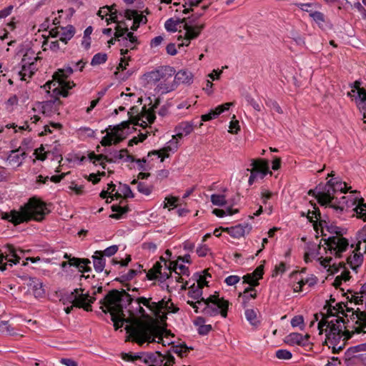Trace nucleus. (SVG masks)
I'll list each match as a JSON object with an SVG mask.
<instances>
[{
    "mask_svg": "<svg viewBox=\"0 0 366 366\" xmlns=\"http://www.w3.org/2000/svg\"><path fill=\"white\" fill-rule=\"evenodd\" d=\"M19 259L17 250L13 245L7 244L3 249H0V269L1 271L6 269L8 263L12 266L17 264Z\"/></svg>",
    "mask_w": 366,
    "mask_h": 366,
    "instance_id": "10",
    "label": "nucleus"
},
{
    "mask_svg": "<svg viewBox=\"0 0 366 366\" xmlns=\"http://www.w3.org/2000/svg\"><path fill=\"white\" fill-rule=\"evenodd\" d=\"M347 312H352L350 320L336 317L335 320H321L317 324L320 335L323 333V327L326 326V345L332 349L333 352L342 350L346 341L355 333H366V312H354L352 309L346 308Z\"/></svg>",
    "mask_w": 366,
    "mask_h": 366,
    "instance_id": "2",
    "label": "nucleus"
},
{
    "mask_svg": "<svg viewBox=\"0 0 366 366\" xmlns=\"http://www.w3.org/2000/svg\"><path fill=\"white\" fill-rule=\"evenodd\" d=\"M79 290L83 291L82 289H75L71 293L72 304L75 307L84 308L86 311H91V304L95 301L96 298L94 297L89 296L88 293L79 294Z\"/></svg>",
    "mask_w": 366,
    "mask_h": 366,
    "instance_id": "11",
    "label": "nucleus"
},
{
    "mask_svg": "<svg viewBox=\"0 0 366 366\" xmlns=\"http://www.w3.org/2000/svg\"><path fill=\"white\" fill-rule=\"evenodd\" d=\"M245 317L249 323L254 326L259 324V320L257 316V311L253 309H247L245 310Z\"/></svg>",
    "mask_w": 366,
    "mask_h": 366,
    "instance_id": "44",
    "label": "nucleus"
},
{
    "mask_svg": "<svg viewBox=\"0 0 366 366\" xmlns=\"http://www.w3.org/2000/svg\"><path fill=\"white\" fill-rule=\"evenodd\" d=\"M112 210L117 213L111 214L109 217L112 219H119L122 214H124L128 211V209L127 207H123L119 205H112Z\"/></svg>",
    "mask_w": 366,
    "mask_h": 366,
    "instance_id": "49",
    "label": "nucleus"
},
{
    "mask_svg": "<svg viewBox=\"0 0 366 366\" xmlns=\"http://www.w3.org/2000/svg\"><path fill=\"white\" fill-rule=\"evenodd\" d=\"M347 262L350 268L357 272V268L360 267L363 262V255L360 252L357 253L354 251L353 254L347 257Z\"/></svg>",
    "mask_w": 366,
    "mask_h": 366,
    "instance_id": "30",
    "label": "nucleus"
},
{
    "mask_svg": "<svg viewBox=\"0 0 366 366\" xmlns=\"http://www.w3.org/2000/svg\"><path fill=\"white\" fill-rule=\"evenodd\" d=\"M75 34V28L72 25L66 26H58L50 31L53 37H59V40L65 44L70 40Z\"/></svg>",
    "mask_w": 366,
    "mask_h": 366,
    "instance_id": "17",
    "label": "nucleus"
},
{
    "mask_svg": "<svg viewBox=\"0 0 366 366\" xmlns=\"http://www.w3.org/2000/svg\"><path fill=\"white\" fill-rule=\"evenodd\" d=\"M150 305L152 306L150 307V311H152L157 317L160 318L161 320H164V319L166 318L164 310L172 312H176L178 310L177 308L170 310V306L173 304L169 300L166 301L164 299L158 302L150 300Z\"/></svg>",
    "mask_w": 366,
    "mask_h": 366,
    "instance_id": "15",
    "label": "nucleus"
},
{
    "mask_svg": "<svg viewBox=\"0 0 366 366\" xmlns=\"http://www.w3.org/2000/svg\"><path fill=\"white\" fill-rule=\"evenodd\" d=\"M107 59V55L104 53H98L95 54L91 61L92 66L99 65L106 62Z\"/></svg>",
    "mask_w": 366,
    "mask_h": 366,
    "instance_id": "51",
    "label": "nucleus"
},
{
    "mask_svg": "<svg viewBox=\"0 0 366 366\" xmlns=\"http://www.w3.org/2000/svg\"><path fill=\"white\" fill-rule=\"evenodd\" d=\"M201 305L203 306L202 313L206 316L214 317L220 314L224 318L227 317L229 302L219 297L217 292L206 298V302H202Z\"/></svg>",
    "mask_w": 366,
    "mask_h": 366,
    "instance_id": "5",
    "label": "nucleus"
},
{
    "mask_svg": "<svg viewBox=\"0 0 366 366\" xmlns=\"http://www.w3.org/2000/svg\"><path fill=\"white\" fill-rule=\"evenodd\" d=\"M313 209H314L312 211H308L307 217L311 222L314 223V228L317 229L316 222L320 218V212L318 208H317L315 206L313 207Z\"/></svg>",
    "mask_w": 366,
    "mask_h": 366,
    "instance_id": "43",
    "label": "nucleus"
},
{
    "mask_svg": "<svg viewBox=\"0 0 366 366\" xmlns=\"http://www.w3.org/2000/svg\"><path fill=\"white\" fill-rule=\"evenodd\" d=\"M180 23H187L186 19L174 20L172 19H168L164 24L165 29L169 31H176L177 30V25Z\"/></svg>",
    "mask_w": 366,
    "mask_h": 366,
    "instance_id": "39",
    "label": "nucleus"
},
{
    "mask_svg": "<svg viewBox=\"0 0 366 366\" xmlns=\"http://www.w3.org/2000/svg\"><path fill=\"white\" fill-rule=\"evenodd\" d=\"M49 46V49H51L53 51H57L59 50V41H52L51 42H49L47 40L44 41L42 45L43 50L46 51L47 49V47Z\"/></svg>",
    "mask_w": 366,
    "mask_h": 366,
    "instance_id": "54",
    "label": "nucleus"
},
{
    "mask_svg": "<svg viewBox=\"0 0 366 366\" xmlns=\"http://www.w3.org/2000/svg\"><path fill=\"white\" fill-rule=\"evenodd\" d=\"M192 21L189 20V23H185L183 29L186 31L184 34V42L179 44V46H188L192 39H194L199 36L202 31L205 27V24H199L192 25Z\"/></svg>",
    "mask_w": 366,
    "mask_h": 366,
    "instance_id": "13",
    "label": "nucleus"
},
{
    "mask_svg": "<svg viewBox=\"0 0 366 366\" xmlns=\"http://www.w3.org/2000/svg\"><path fill=\"white\" fill-rule=\"evenodd\" d=\"M177 87V82L174 79H169L168 81H164V80H162V81L157 85V89L158 92L162 94H167L172 91H174Z\"/></svg>",
    "mask_w": 366,
    "mask_h": 366,
    "instance_id": "32",
    "label": "nucleus"
},
{
    "mask_svg": "<svg viewBox=\"0 0 366 366\" xmlns=\"http://www.w3.org/2000/svg\"><path fill=\"white\" fill-rule=\"evenodd\" d=\"M233 105L232 102H227L224 104L217 107L214 109L210 110L207 114H203L201 117V119L203 122H207L217 118L220 114L227 111L231 106Z\"/></svg>",
    "mask_w": 366,
    "mask_h": 366,
    "instance_id": "21",
    "label": "nucleus"
},
{
    "mask_svg": "<svg viewBox=\"0 0 366 366\" xmlns=\"http://www.w3.org/2000/svg\"><path fill=\"white\" fill-rule=\"evenodd\" d=\"M276 357L280 360H290L292 357V354L287 350H278L276 351Z\"/></svg>",
    "mask_w": 366,
    "mask_h": 366,
    "instance_id": "55",
    "label": "nucleus"
},
{
    "mask_svg": "<svg viewBox=\"0 0 366 366\" xmlns=\"http://www.w3.org/2000/svg\"><path fill=\"white\" fill-rule=\"evenodd\" d=\"M115 39H117L118 41H120L119 38L123 37L125 34L127 33L128 29L127 27H122L121 24H118L115 28Z\"/></svg>",
    "mask_w": 366,
    "mask_h": 366,
    "instance_id": "60",
    "label": "nucleus"
},
{
    "mask_svg": "<svg viewBox=\"0 0 366 366\" xmlns=\"http://www.w3.org/2000/svg\"><path fill=\"white\" fill-rule=\"evenodd\" d=\"M315 21L317 24H321L325 21L324 15L320 11H315L310 14Z\"/></svg>",
    "mask_w": 366,
    "mask_h": 366,
    "instance_id": "63",
    "label": "nucleus"
},
{
    "mask_svg": "<svg viewBox=\"0 0 366 366\" xmlns=\"http://www.w3.org/2000/svg\"><path fill=\"white\" fill-rule=\"evenodd\" d=\"M130 124H132V122L129 119L128 121L122 122L112 129V133L116 137V140L114 142V144H118L124 139V137H123L122 134V132L124 129H128Z\"/></svg>",
    "mask_w": 366,
    "mask_h": 366,
    "instance_id": "28",
    "label": "nucleus"
},
{
    "mask_svg": "<svg viewBox=\"0 0 366 366\" xmlns=\"http://www.w3.org/2000/svg\"><path fill=\"white\" fill-rule=\"evenodd\" d=\"M252 168L247 169L250 172L248 182L252 185L258 178L263 179L269 172L268 161L262 159H254L251 164Z\"/></svg>",
    "mask_w": 366,
    "mask_h": 366,
    "instance_id": "9",
    "label": "nucleus"
},
{
    "mask_svg": "<svg viewBox=\"0 0 366 366\" xmlns=\"http://www.w3.org/2000/svg\"><path fill=\"white\" fill-rule=\"evenodd\" d=\"M321 241L324 242L322 247H323L326 253L328 250L331 254H335L338 257H341V254L346 251L349 246L348 240L338 234L330 237L327 239H322Z\"/></svg>",
    "mask_w": 366,
    "mask_h": 366,
    "instance_id": "7",
    "label": "nucleus"
},
{
    "mask_svg": "<svg viewBox=\"0 0 366 366\" xmlns=\"http://www.w3.org/2000/svg\"><path fill=\"white\" fill-rule=\"evenodd\" d=\"M356 351L354 350V347H349L345 353V362H348L351 360L353 357H357Z\"/></svg>",
    "mask_w": 366,
    "mask_h": 366,
    "instance_id": "64",
    "label": "nucleus"
},
{
    "mask_svg": "<svg viewBox=\"0 0 366 366\" xmlns=\"http://www.w3.org/2000/svg\"><path fill=\"white\" fill-rule=\"evenodd\" d=\"M49 212L44 202L40 199L32 197L27 203L21 206L19 210L13 209L9 212H1V218L7 220L14 225L27 222L31 219L41 221Z\"/></svg>",
    "mask_w": 366,
    "mask_h": 366,
    "instance_id": "3",
    "label": "nucleus"
},
{
    "mask_svg": "<svg viewBox=\"0 0 366 366\" xmlns=\"http://www.w3.org/2000/svg\"><path fill=\"white\" fill-rule=\"evenodd\" d=\"M360 294V296H357V295L352 296V299H353L354 301L357 304L360 302L362 303V302H363L362 298L364 297V296H366V282L362 286Z\"/></svg>",
    "mask_w": 366,
    "mask_h": 366,
    "instance_id": "61",
    "label": "nucleus"
},
{
    "mask_svg": "<svg viewBox=\"0 0 366 366\" xmlns=\"http://www.w3.org/2000/svg\"><path fill=\"white\" fill-rule=\"evenodd\" d=\"M107 299L117 304L122 310H126L127 320L130 325H127L125 330L132 340L139 345L145 341H150L152 335H159L161 327L157 324L153 317L146 313L142 305L150 310L152 298L140 297H132L124 290H112L107 294Z\"/></svg>",
    "mask_w": 366,
    "mask_h": 366,
    "instance_id": "1",
    "label": "nucleus"
},
{
    "mask_svg": "<svg viewBox=\"0 0 366 366\" xmlns=\"http://www.w3.org/2000/svg\"><path fill=\"white\" fill-rule=\"evenodd\" d=\"M175 70L171 66H164L159 69L152 71L146 74L147 79L149 82H157L164 80L168 81L169 79H172L174 74Z\"/></svg>",
    "mask_w": 366,
    "mask_h": 366,
    "instance_id": "12",
    "label": "nucleus"
},
{
    "mask_svg": "<svg viewBox=\"0 0 366 366\" xmlns=\"http://www.w3.org/2000/svg\"><path fill=\"white\" fill-rule=\"evenodd\" d=\"M123 41H125V46L129 47L131 49H133L134 47L130 44H132L137 41V37L134 35L132 32H127V36L122 38Z\"/></svg>",
    "mask_w": 366,
    "mask_h": 366,
    "instance_id": "57",
    "label": "nucleus"
},
{
    "mask_svg": "<svg viewBox=\"0 0 366 366\" xmlns=\"http://www.w3.org/2000/svg\"><path fill=\"white\" fill-rule=\"evenodd\" d=\"M160 102L159 99H157L152 107V109H147L145 107H143L142 109L144 111V114H143L142 117H145V119L148 122L149 124H152L155 119V115L154 114V109L157 108Z\"/></svg>",
    "mask_w": 366,
    "mask_h": 366,
    "instance_id": "36",
    "label": "nucleus"
},
{
    "mask_svg": "<svg viewBox=\"0 0 366 366\" xmlns=\"http://www.w3.org/2000/svg\"><path fill=\"white\" fill-rule=\"evenodd\" d=\"M257 296L256 291L251 287L244 289L243 293H239V297H242L243 304L245 305L249 297L255 298Z\"/></svg>",
    "mask_w": 366,
    "mask_h": 366,
    "instance_id": "45",
    "label": "nucleus"
},
{
    "mask_svg": "<svg viewBox=\"0 0 366 366\" xmlns=\"http://www.w3.org/2000/svg\"><path fill=\"white\" fill-rule=\"evenodd\" d=\"M194 129V124L191 122H182L176 126L174 129L175 134L174 139H182L184 136H187L192 132Z\"/></svg>",
    "mask_w": 366,
    "mask_h": 366,
    "instance_id": "20",
    "label": "nucleus"
},
{
    "mask_svg": "<svg viewBox=\"0 0 366 366\" xmlns=\"http://www.w3.org/2000/svg\"><path fill=\"white\" fill-rule=\"evenodd\" d=\"M358 217L366 221V204L363 202V199H361L358 205L355 209Z\"/></svg>",
    "mask_w": 366,
    "mask_h": 366,
    "instance_id": "47",
    "label": "nucleus"
},
{
    "mask_svg": "<svg viewBox=\"0 0 366 366\" xmlns=\"http://www.w3.org/2000/svg\"><path fill=\"white\" fill-rule=\"evenodd\" d=\"M146 362L152 363V366H161V364L163 362V357L162 355L157 352L156 354L149 355Z\"/></svg>",
    "mask_w": 366,
    "mask_h": 366,
    "instance_id": "41",
    "label": "nucleus"
},
{
    "mask_svg": "<svg viewBox=\"0 0 366 366\" xmlns=\"http://www.w3.org/2000/svg\"><path fill=\"white\" fill-rule=\"evenodd\" d=\"M350 278V272L345 270V268H343L341 274L335 277L333 285L335 287H339L341 285L342 281L346 282L347 280H349Z\"/></svg>",
    "mask_w": 366,
    "mask_h": 366,
    "instance_id": "42",
    "label": "nucleus"
},
{
    "mask_svg": "<svg viewBox=\"0 0 366 366\" xmlns=\"http://www.w3.org/2000/svg\"><path fill=\"white\" fill-rule=\"evenodd\" d=\"M245 99H246L247 103L249 105H251L255 111H257V112L262 111V109L263 108L262 104L256 101L251 95L247 94L245 96Z\"/></svg>",
    "mask_w": 366,
    "mask_h": 366,
    "instance_id": "50",
    "label": "nucleus"
},
{
    "mask_svg": "<svg viewBox=\"0 0 366 366\" xmlns=\"http://www.w3.org/2000/svg\"><path fill=\"white\" fill-rule=\"evenodd\" d=\"M127 153V149H123L119 151H114L113 152H110L111 157L106 154L97 155L94 152H92L89 154L88 157L89 159L96 158L97 160H105V162H107L114 163L117 162V160L122 159Z\"/></svg>",
    "mask_w": 366,
    "mask_h": 366,
    "instance_id": "18",
    "label": "nucleus"
},
{
    "mask_svg": "<svg viewBox=\"0 0 366 366\" xmlns=\"http://www.w3.org/2000/svg\"><path fill=\"white\" fill-rule=\"evenodd\" d=\"M25 155V152H20L19 149L12 150L7 157V161L11 165L19 167L21 164Z\"/></svg>",
    "mask_w": 366,
    "mask_h": 366,
    "instance_id": "31",
    "label": "nucleus"
},
{
    "mask_svg": "<svg viewBox=\"0 0 366 366\" xmlns=\"http://www.w3.org/2000/svg\"><path fill=\"white\" fill-rule=\"evenodd\" d=\"M178 139L179 138L174 139V135L172 136V139L167 142V145L160 150L154 151L153 153L158 154L159 157H161V161L163 162L164 159L169 157V152H175L178 149Z\"/></svg>",
    "mask_w": 366,
    "mask_h": 366,
    "instance_id": "22",
    "label": "nucleus"
},
{
    "mask_svg": "<svg viewBox=\"0 0 366 366\" xmlns=\"http://www.w3.org/2000/svg\"><path fill=\"white\" fill-rule=\"evenodd\" d=\"M309 335H302L297 332H292L287 335L285 338V342L289 345H300L305 346L307 345L309 339Z\"/></svg>",
    "mask_w": 366,
    "mask_h": 366,
    "instance_id": "19",
    "label": "nucleus"
},
{
    "mask_svg": "<svg viewBox=\"0 0 366 366\" xmlns=\"http://www.w3.org/2000/svg\"><path fill=\"white\" fill-rule=\"evenodd\" d=\"M188 296L194 300L199 301L202 297V290L200 286H195L194 285L189 288Z\"/></svg>",
    "mask_w": 366,
    "mask_h": 366,
    "instance_id": "40",
    "label": "nucleus"
},
{
    "mask_svg": "<svg viewBox=\"0 0 366 366\" xmlns=\"http://www.w3.org/2000/svg\"><path fill=\"white\" fill-rule=\"evenodd\" d=\"M122 189L121 192L124 195V198H133L134 194L130 189V187L127 184H121Z\"/></svg>",
    "mask_w": 366,
    "mask_h": 366,
    "instance_id": "62",
    "label": "nucleus"
},
{
    "mask_svg": "<svg viewBox=\"0 0 366 366\" xmlns=\"http://www.w3.org/2000/svg\"><path fill=\"white\" fill-rule=\"evenodd\" d=\"M72 73L73 69L71 66L58 69L54 74L52 81H47L43 86L44 89H51V86H53L52 92L55 95H62L64 97H67L68 89H71L73 85H71L69 81H66V79Z\"/></svg>",
    "mask_w": 366,
    "mask_h": 366,
    "instance_id": "4",
    "label": "nucleus"
},
{
    "mask_svg": "<svg viewBox=\"0 0 366 366\" xmlns=\"http://www.w3.org/2000/svg\"><path fill=\"white\" fill-rule=\"evenodd\" d=\"M90 262H91L89 259H79L73 257L69 259V264L71 266H76L81 272H87L91 271V267L88 266Z\"/></svg>",
    "mask_w": 366,
    "mask_h": 366,
    "instance_id": "29",
    "label": "nucleus"
},
{
    "mask_svg": "<svg viewBox=\"0 0 366 366\" xmlns=\"http://www.w3.org/2000/svg\"><path fill=\"white\" fill-rule=\"evenodd\" d=\"M21 65V70L19 71V76L21 80L26 81L27 79H30L37 70L36 66H26L24 64Z\"/></svg>",
    "mask_w": 366,
    "mask_h": 366,
    "instance_id": "33",
    "label": "nucleus"
},
{
    "mask_svg": "<svg viewBox=\"0 0 366 366\" xmlns=\"http://www.w3.org/2000/svg\"><path fill=\"white\" fill-rule=\"evenodd\" d=\"M28 286L36 298L42 297L45 293L43 283L36 277H29Z\"/></svg>",
    "mask_w": 366,
    "mask_h": 366,
    "instance_id": "25",
    "label": "nucleus"
},
{
    "mask_svg": "<svg viewBox=\"0 0 366 366\" xmlns=\"http://www.w3.org/2000/svg\"><path fill=\"white\" fill-rule=\"evenodd\" d=\"M137 189L140 193L144 195H149L152 192L153 187L152 186H149L143 182H139Z\"/></svg>",
    "mask_w": 366,
    "mask_h": 366,
    "instance_id": "59",
    "label": "nucleus"
},
{
    "mask_svg": "<svg viewBox=\"0 0 366 366\" xmlns=\"http://www.w3.org/2000/svg\"><path fill=\"white\" fill-rule=\"evenodd\" d=\"M346 305L343 302L337 303L335 306L330 305L327 310L326 314L321 313L322 316V320H335L336 317H346L348 319V315L345 311Z\"/></svg>",
    "mask_w": 366,
    "mask_h": 366,
    "instance_id": "16",
    "label": "nucleus"
},
{
    "mask_svg": "<svg viewBox=\"0 0 366 366\" xmlns=\"http://www.w3.org/2000/svg\"><path fill=\"white\" fill-rule=\"evenodd\" d=\"M225 230L234 238H240L248 234L251 230V227L246 224H238L234 227L226 228Z\"/></svg>",
    "mask_w": 366,
    "mask_h": 366,
    "instance_id": "24",
    "label": "nucleus"
},
{
    "mask_svg": "<svg viewBox=\"0 0 366 366\" xmlns=\"http://www.w3.org/2000/svg\"><path fill=\"white\" fill-rule=\"evenodd\" d=\"M348 95L355 97L357 106L359 105V103H366V90L364 88L359 89L358 91L352 89L348 92Z\"/></svg>",
    "mask_w": 366,
    "mask_h": 366,
    "instance_id": "37",
    "label": "nucleus"
},
{
    "mask_svg": "<svg viewBox=\"0 0 366 366\" xmlns=\"http://www.w3.org/2000/svg\"><path fill=\"white\" fill-rule=\"evenodd\" d=\"M362 242H366V225L357 233V244L355 250L360 249Z\"/></svg>",
    "mask_w": 366,
    "mask_h": 366,
    "instance_id": "56",
    "label": "nucleus"
},
{
    "mask_svg": "<svg viewBox=\"0 0 366 366\" xmlns=\"http://www.w3.org/2000/svg\"><path fill=\"white\" fill-rule=\"evenodd\" d=\"M189 350H192V347H188L185 344L173 345L172 347V351L180 357H183Z\"/></svg>",
    "mask_w": 366,
    "mask_h": 366,
    "instance_id": "46",
    "label": "nucleus"
},
{
    "mask_svg": "<svg viewBox=\"0 0 366 366\" xmlns=\"http://www.w3.org/2000/svg\"><path fill=\"white\" fill-rule=\"evenodd\" d=\"M321 249L320 244L317 245L313 242H308L305 247V252L304 254V259L305 262H311V257L315 258L320 254V250Z\"/></svg>",
    "mask_w": 366,
    "mask_h": 366,
    "instance_id": "26",
    "label": "nucleus"
},
{
    "mask_svg": "<svg viewBox=\"0 0 366 366\" xmlns=\"http://www.w3.org/2000/svg\"><path fill=\"white\" fill-rule=\"evenodd\" d=\"M109 299H107V295L99 301L101 305L100 309L105 314L109 312L112 317V321L114 322V327L115 330H117L122 327L124 323L130 325L129 321L127 320V314L124 310L121 309L117 304H112Z\"/></svg>",
    "mask_w": 366,
    "mask_h": 366,
    "instance_id": "6",
    "label": "nucleus"
},
{
    "mask_svg": "<svg viewBox=\"0 0 366 366\" xmlns=\"http://www.w3.org/2000/svg\"><path fill=\"white\" fill-rule=\"evenodd\" d=\"M124 16L129 20L133 19L138 22L139 24L141 23L146 24L147 21V17L142 14H139L135 10L127 9L124 11Z\"/></svg>",
    "mask_w": 366,
    "mask_h": 366,
    "instance_id": "34",
    "label": "nucleus"
},
{
    "mask_svg": "<svg viewBox=\"0 0 366 366\" xmlns=\"http://www.w3.org/2000/svg\"><path fill=\"white\" fill-rule=\"evenodd\" d=\"M52 89L53 86H51V89H47L45 90L48 94H51V99L43 102L41 107L42 113L48 117H51L53 114L57 113L59 106L61 103L59 99L60 95H55L52 92Z\"/></svg>",
    "mask_w": 366,
    "mask_h": 366,
    "instance_id": "14",
    "label": "nucleus"
},
{
    "mask_svg": "<svg viewBox=\"0 0 366 366\" xmlns=\"http://www.w3.org/2000/svg\"><path fill=\"white\" fill-rule=\"evenodd\" d=\"M317 187L315 189H310L308 194L315 196L321 205L330 204L334 198V194L336 192L332 179L327 182L322 191H317Z\"/></svg>",
    "mask_w": 366,
    "mask_h": 366,
    "instance_id": "8",
    "label": "nucleus"
},
{
    "mask_svg": "<svg viewBox=\"0 0 366 366\" xmlns=\"http://www.w3.org/2000/svg\"><path fill=\"white\" fill-rule=\"evenodd\" d=\"M93 265L97 272H102L106 264V261L103 256H100L98 254H95L92 256Z\"/></svg>",
    "mask_w": 366,
    "mask_h": 366,
    "instance_id": "38",
    "label": "nucleus"
},
{
    "mask_svg": "<svg viewBox=\"0 0 366 366\" xmlns=\"http://www.w3.org/2000/svg\"><path fill=\"white\" fill-rule=\"evenodd\" d=\"M38 57L35 56L33 51H27L23 56L20 64L26 65V66H36V61Z\"/></svg>",
    "mask_w": 366,
    "mask_h": 366,
    "instance_id": "35",
    "label": "nucleus"
},
{
    "mask_svg": "<svg viewBox=\"0 0 366 366\" xmlns=\"http://www.w3.org/2000/svg\"><path fill=\"white\" fill-rule=\"evenodd\" d=\"M119 247L117 245H112L106 248L104 251H96L95 254H98L100 256L112 257L118 251Z\"/></svg>",
    "mask_w": 366,
    "mask_h": 366,
    "instance_id": "48",
    "label": "nucleus"
},
{
    "mask_svg": "<svg viewBox=\"0 0 366 366\" xmlns=\"http://www.w3.org/2000/svg\"><path fill=\"white\" fill-rule=\"evenodd\" d=\"M143 114H144V111L143 109L139 115V109L137 107H132L128 112L129 120L132 122V124L134 125H140L142 127L147 125L148 122L145 119V117H142Z\"/></svg>",
    "mask_w": 366,
    "mask_h": 366,
    "instance_id": "23",
    "label": "nucleus"
},
{
    "mask_svg": "<svg viewBox=\"0 0 366 366\" xmlns=\"http://www.w3.org/2000/svg\"><path fill=\"white\" fill-rule=\"evenodd\" d=\"M243 284H248L249 286L255 287L259 285L258 280L252 274H247L243 277Z\"/></svg>",
    "mask_w": 366,
    "mask_h": 366,
    "instance_id": "58",
    "label": "nucleus"
},
{
    "mask_svg": "<svg viewBox=\"0 0 366 366\" xmlns=\"http://www.w3.org/2000/svg\"><path fill=\"white\" fill-rule=\"evenodd\" d=\"M116 140V137L112 133V129L111 130V132H107V134L104 136L102 141L101 144L102 146H110L112 144H115L114 142Z\"/></svg>",
    "mask_w": 366,
    "mask_h": 366,
    "instance_id": "53",
    "label": "nucleus"
},
{
    "mask_svg": "<svg viewBox=\"0 0 366 366\" xmlns=\"http://www.w3.org/2000/svg\"><path fill=\"white\" fill-rule=\"evenodd\" d=\"M211 202L213 204L219 207L224 206L227 203L225 196L222 194H212L211 196Z\"/></svg>",
    "mask_w": 366,
    "mask_h": 366,
    "instance_id": "52",
    "label": "nucleus"
},
{
    "mask_svg": "<svg viewBox=\"0 0 366 366\" xmlns=\"http://www.w3.org/2000/svg\"><path fill=\"white\" fill-rule=\"evenodd\" d=\"M193 78L194 76L191 71L182 69L176 74L174 79L178 86L179 84H191L193 82Z\"/></svg>",
    "mask_w": 366,
    "mask_h": 366,
    "instance_id": "27",
    "label": "nucleus"
}]
</instances>
